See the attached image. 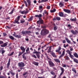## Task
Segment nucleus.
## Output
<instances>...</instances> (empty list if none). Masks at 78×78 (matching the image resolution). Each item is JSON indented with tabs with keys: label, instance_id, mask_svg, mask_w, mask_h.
<instances>
[{
	"label": "nucleus",
	"instance_id": "64",
	"mask_svg": "<svg viewBox=\"0 0 78 78\" xmlns=\"http://www.w3.org/2000/svg\"><path fill=\"white\" fill-rule=\"evenodd\" d=\"M5 51H4V50H3L2 51V54H3V53H5Z\"/></svg>",
	"mask_w": 78,
	"mask_h": 78
},
{
	"label": "nucleus",
	"instance_id": "9",
	"mask_svg": "<svg viewBox=\"0 0 78 78\" xmlns=\"http://www.w3.org/2000/svg\"><path fill=\"white\" fill-rule=\"evenodd\" d=\"M11 61V58H9V61L7 65V69H9V66H10V62Z\"/></svg>",
	"mask_w": 78,
	"mask_h": 78
},
{
	"label": "nucleus",
	"instance_id": "34",
	"mask_svg": "<svg viewBox=\"0 0 78 78\" xmlns=\"http://www.w3.org/2000/svg\"><path fill=\"white\" fill-rule=\"evenodd\" d=\"M24 52H20V51H19V54L18 55V56L20 57L21 55H22Z\"/></svg>",
	"mask_w": 78,
	"mask_h": 78
},
{
	"label": "nucleus",
	"instance_id": "29",
	"mask_svg": "<svg viewBox=\"0 0 78 78\" xmlns=\"http://www.w3.org/2000/svg\"><path fill=\"white\" fill-rule=\"evenodd\" d=\"M73 55H74V56H75V57L76 58H78V54H77V53H76V52H75L73 54Z\"/></svg>",
	"mask_w": 78,
	"mask_h": 78
},
{
	"label": "nucleus",
	"instance_id": "23",
	"mask_svg": "<svg viewBox=\"0 0 78 78\" xmlns=\"http://www.w3.org/2000/svg\"><path fill=\"white\" fill-rule=\"evenodd\" d=\"M14 8H13L12 9V11H11V12L9 13V14L10 15L12 14L13 12H14Z\"/></svg>",
	"mask_w": 78,
	"mask_h": 78
},
{
	"label": "nucleus",
	"instance_id": "58",
	"mask_svg": "<svg viewBox=\"0 0 78 78\" xmlns=\"http://www.w3.org/2000/svg\"><path fill=\"white\" fill-rule=\"evenodd\" d=\"M44 0H39V2L40 3H41L43 2H44Z\"/></svg>",
	"mask_w": 78,
	"mask_h": 78
},
{
	"label": "nucleus",
	"instance_id": "31",
	"mask_svg": "<svg viewBox=\"0 0 78 78\" xmlns=\"http://www.w3.org/2000/svg\"><path fill=\"white\" fill-rule=\"evenodd\" d=\"M73 59L74 62H76V63H77V64L78 63V60H77V59L76 58H73Z\"/></svg>",
	"mask_w": 78,
	"mask_h": 78
},
{
	"label": "nucleus",
	"instance_id": "50",
	"mask_svg": "<svg viewBox=\"0 0 78 78\" xmlns=\"http://www.w3.org/2000/svg\"><path fill=\"white\" fill-rule=\"evenodd\" d=\"M69 56L70 58H72L73 59V57H74V56H73V55H72V54H70V55H69Z\"/></svg>",
	"mask_w": 78,
	"mask_h": 78
},
{
	"label": "nucleus",
	"instance_id": "22",
	"mask_svg": "<svg viewBox=\"0 0 78 78\" xmlns=\"http://www.w3.org/2000/svg\"><path fill=\"white\" fill-rule=\"evenodd\" d=\"M54 61L56 62H58V63H60V62H61L60 60H59L58 59H55Z\"/></svg>",
	"mask_w": 78,
	"mask_h": 78
},
{
	"label": "nucleus",
	"instance_id": "40",
	"mask_svg": "<svg viewBox=\"0 0 78 78\" xmlns=\"http://www.w3.org/2000/svg\"><path fill=\"white\" fill-rule=\"evenodd\" d=\"M56 11V9H54L53 10L51 11V12H55Z\"/></svg>",
	"mask_w": 78,
	"mask_h": 78
},
{
	"label": "nucleus",
	"instance_id": "15",
	"mask_svg": "<svg viewBox=\"0 0 78 78\" xmlns=\"http://www.w3.org/2000/svg\"><path fill=\"white\" fill-rule=\"evenodd\" d=\"M64 55H65V51H63L62 53V54L59 56V58H61L62 57H63L64 56Z\"/></svg>",
	"mask_w": 78,
	"mask_h": 78
},
{
	"label": "nucleus",
	"instance_id": "27",
	"mask_svg": "<svg viewBox=\"0 0 78 78\" xmlns=\"http://www.w3.org/2000/svg\"><path fill=\"white\" fill-rule=\"evenodd\" d=\"M9 37L10 38V39H11V40H14V37L11 35H9Z\"/></svg>",
	"mask_w": 78,
	"mask_h": 78
},
{
	"label": "nucleus",
	"instance_id": "32",
	"mask_svg": "<svg viewBox=\"0 0 78 78\" xmlns=\"http://www.w3.org/2000/svg\"><path fill=\"white\" fill-rule=\"evenodd\" d=\"M24 3L25 4L26 7H28V4L26 1H24Z\"/></svg>",
	"mask_w": 78,
	"mask_h": 78
},
{
	"label": "nucleus",
	"instance_id": "46",
	"mask_svg": "<svg viewBox=\"0 0 78 78\" xmlns=\"http://www.w3.org/2000/svg\"><path fill=\"white\" fill-rule=\"evenodd\" d=\"M26 34H30L31 32L30 31H26Z\"/></svg>",
	"mask_w": 78,
	"mask_h": 78
},
{
	"label": "nucleus",
	"instance_id": "17",
	"mask_svg": "<svg viewBox=\"0 0 78 78\" xmlns=\"http://www.w3.org/2000/svg\"><path fill=\"white\" fill-rule=\"evenodd\" d=\"M65 39L66 41L67 42L68 44H70V43H71L70 41L66 37Z\"/></svg>",
	"mask_w": 78,
	"mask_h": 78
},
{
	"label": "nucleus",
	"instance_id": "41",
	"mask_svg": "<svg viewBox=\"0 0 78 78\" xmlns=\"http://www.w3.org/2000/svg\"><path fill=\"white\" fill-rule=\"evenodd\" d=\"M39 52L37 51H34L33 52V54H37V53H39Z\"/></svg>",
	"mask_w": 78,
	"mask_h": 78
},
{
	"label": "nucleus",
	"instance_id": "18",
	"mask_svg": "<svg viewBox=\"0 0 78 78\" xmlns=\"http://www.w3.org/2000/svg\"><path fill=\"white\" fill-rule=\"evenodd\" d=\"M58 15L60 17H63V16H64L63 12H59Z\"/></svg>",
	"mask_w": 78,
	"mask_h": 78
},
{
	"label": "nucleus",
	"instance_id": "54",
	"mask_svg": "<svg viewBox=\"0 0 78 78\" xmlns=\"http://www.w3.org/2000/svg\"><path fill=\"white\" fill-rule=\"evenodd\" d=\"M66 60H70V58H69V57L68 56H66Z\"/></svg>",
	"mask_w": 78,
	"mask_h": 78
},
{
	"label": "nucleus",
	"instance_id": "53",
	"mask_svg": "<svg viewBox=\"0 0 78 78\" xmlns=\"http://www.w3.org/2000/svg\"><path fill=\"white\" fill-rule=\"evenodd\" d=\"M3 66H0V71H1V70H3Z\"/></svg>",
	"mask_w": 78,
	"mask_h": 78
},
{
	"label": "nucleus",
	"instance_id": "47",
	"mask_svg": "<svg viewBox=\"0 0 78 78\" xmlns=\"http://www.w3.org/2000/svg\"><path fill=\"white\" fill-rule=\"evenodd\" d=\"M30 51V48L29 47H27V48L26 49V52H27L28 51Z\"/></svg>",
	"mask_w": 78,
	"mask_h": 78
},
{
	"label": "nucleus",
	"instance_id": "7",
	"mask_svg": "<svg viewBox=\"0 0 78 78\" xmlns=\"http://www.w3.org/2000/svg\"><path fill=\"white\" fill-rule=\"evenodd\" d=\"M60 70L61 71V72L60 74V76H61L63 73H64V68L62 67H60Z\"/></svg>",
	"mask_w": 78,
	"mask_h": 78
},
{
	"label": "nucleus",
	"instance_id": "60",
	"mask_svg": "<svg viewBox=\"0 0 78 78\" xmlns=\"http://www.w3.org/2000/svg\"><path fill=\"white\" fill-rule=\"evenodd\" d=\"M3 41L0 40V44H3Z\"/></svg>",
	"mask_w": 78,
	"mask_h": 78
},
{
	"label": "nucleus",
	"instance_id": "61",
	"mask_svg": "<svg viewBox=\"0 0 78 78\" xmlns=\"http://www.w3.org/2000/svg\"><path fill=\"white\" fill-rule=\"evenodd\" d=\"M54 29L55 31L57 30V28H56V27H54Z\"/></svg>",
	"mask_w": 78,
	"mask_h": 78
},
{
	"label": "nucleus",
	"instance_id": "2",
	"mask_svg": "<svg viewBox=\"0 0 78 78\" xmlns=\"http://www.w3.org/2000/svg\"><path fill=\"white\" fill-rule=\"evenodd\" d=\"M49 33V31L46 29H43L41 33V35H46Z\"/></svg>",
	"mask_w": 78,
	"mask_h": 78
},
{
	"label": "nucleus",
	"instance_id": "45",
	"mask_svg": "<svg viewBox=\"0 0 78 78\" xmlns=\"http://www.w3.org/2000/svg\"><path fill=\"white\" fill-rule=\"evenodd\" d=\"M67 27L68 28H69V29H71V28H72V26H71V25L70 24H68L67 26Z\"/></svg>",
	"mask_w": 78,
	"mask_h": 78
},
{
	"label": "nucleus",
	"instance_id": "14",
	"mask_svg": "<svg viewBox=\"0 0 78 78\" xmlns=\"http://www.w3.org/2000/svg\"><path fill=\"white\" fill-rule=\"evenodd\" d=\"M63 10L65 12H67V13H70V10L69 9H64Z\"/></svg>",
	"mask_w": 78,
	"mask_h": 78
},
{
	"label": "nucleus",
	"instance_id": "63",
	"mask_svg": "<svg viewBox=\"0 0 78 78\" xmlns=\"http://www.w3.org/2000/svg\"><path fill=\"white\" fill-rule=\"evenodd\" d=\"M3 35L4 36H6V35H7L6 33H3Z\"/></svg>",
	"mask_w": 78,
	"mask_h": 78
},
{
	"label": "nucleus",
	"instance_id": "52",
	"mask_svg": "<svg viewBox=\"0 0 78 78\" xmlns=\"http://www.w3.org/2000/svg\"><path fill=\"white\" fill-rule=\"evenodd\" d=\"M22 33L23 34H26V31H23L22 32Z\"/></svg>",
	"mask_w": 78,
	"mask_h": 78
},
{
	"label": "nucleus",
	"instance_id": "25",
	"mask_svg": "<svg viewBox=\"0 0 78 78\" xmlns=\"http://www.w3.org/2000/svg\"><path fill=\"white\" fill-rule=\"evenodd\" d=\"M51 55L53 56V57H54V58L56 57V54L55 53L52 52L51 53Z\"/></svg>",
	"mask_w": 78,
	"mask_h": 78
},
{
	"label": "nucleus",
	"instance_id": "24",
	"mask_svg": "<svg viewBox=\"0 0 78 78\" xmlns=\"http://www.w3.org/2000/svg\"><path fill=\"white\" fill-rule=\"evenodd\" d=\"M70 20L72 22H75V21H76V18H75L74 19L71 18L70 19Z\"/></svg>",
	"mask_w": 78,
	"mask_h": 78
},
{
	"label": "nucleus",
	"instance_id": "36",
	"mask_svg": "<svg viewBox=\"0 0 78 78\" xmlns=\"http://www.w3.org/2000/svg\"><path fill=\"white\" fill-rule=\"evenodd\" d=\"M59 5L61 7H62V6H64V4H63V3L62 2L60 3Z\"/></svg>",
	"mask_w": 78,
	"mask_h": 78
},
{
	"label": "nucleus",
	"instance_id": "62",
	"mask_svg": "<svg viewBox=\"0 0 78 78\" xmlns=\"http://www.w3.org/2000/svg\"><path fill=\"white\" fill-rule=\"evenodd\" d=\"M16 78H19L18 76V73H17L16 75Z\"/></svg>",
	"mask_w": 78,
	"mask_h": 78
},
{
	"label": "nucleus",
	"instance_id": "11",
	"mask_svg": "<svg viewBox=\"0 0 78 78\" xmlns=\"http://www.w3.org/2000/svg\"><path fill=\"white\" fill-rule=\"evenodd\" d=\"M13 36H14V37H17L18 39H19V38H20L21 37H22V36L20 35H16L15 34H13Z\"/></svg>",
	"mask_w": 78,
	"mask_h": 78
},
{
	"label": "nucleus",
	"instance_id": "21",
	"mask_svg": "<svg viewBox=\"0 0 78 78\" xmlns=\"http://www.w3.org/2000/svg\"><path fill=\"white\" fill-rule=\"evenodd\" d=\"M72 71L75 73H76V68H73L72 69Z\"/></svg>",
	"mask_w": 78,
	"mask_h": 78
},
{
	"label": "nucleus",
	"instance_id": "57",
	"mask_svg": "<svg viewBox=\"0 0 78 78\" xmlns=\"http://www.w3.org/2000/svg\"><path fill=\"white\" fill-rule=\"evenodd\" d=\"M66 40H62V43L63 44H65V43H66Z\"/></svg>",
	"mask_w": 78,
	"mask_h": 78
},
{
	"label": "nucleus",
	"instance_id": "8",
	"mask_svg": "<svg viewBox=\"0 0 78 78\" xmlns=\"http://www.w3.org/2000/svg\"><path fill=\"white\" fill-rule=\"evenodd\" d=\"M61 49V46H59L58 49L55 50L56 52H58V53L60 54L61 55V52L60 51V50Z\"/></svg>",
	"mask_w": 78,
	"mask_h": 78
},
{
	"label": "nucleus",
	"instance_id": "42",
	"mask_svg": "<svg viewBox=\"0 0 78 78\" xmlns=\"http://www.w3.org/2000/svg\"><path fill=\"white\" fill-rule=\"evenodd\" d=\"M36 55L37 56V58H40V55H39V53H37L36 54Z\"/></svg>",
	"mask_w": 78,
	"mask_h": 78
},
{
	"label": "nucleus",
	"instance_id": "16",
	"mask_svg": "<svg viewBox=\"0 0 78 78\" xmlns=\"http://www.w3.org/2000/svg\"><path fill=\"white\" fill-rule=\"evenodd\" d=\"M26 1L28 3V6H31V0H26Z\"/></svg>",
	"mask_w": 78,
	"mask_h": 78
},
{
	"label": "nucleus",
	"instance_id": "4",
	"mask_svg": "<svg viewBox=\"0 0 78 78\" xmlns=\"http://www.w3.org/2000/svg\"><path fill=\"white\" fill-rule=\"evenodd\" d=\"M48 62L50 67H54V66H55V64H54V63H53L51 61H48Z\"/></svg>",
	"mask_w": 78,
	"mask_h": 78
},
{
	"label": "nucleus",
	"instance_id": "49",
	"mask_svg": "<svg viewBox=\"0 0 78 78\" xmlns=\"http://www.w3.org/2000/svg\"><path fill=\"white\" fill-rule=\"evenodd\" d=\"M25 21V20H21L20 21V23H24Z\"/></svg>",
	"mask_w": 78,
	"mask_h": 78
},
{
	"label": "nucleus",
	"instance_id": "55",
	"mask_svg": "<svg viewBox=\"0 0 78 78\" xmlns=\"http://www.w3.org/2000/svg\"><path fill=\"white\" fill-rule=\"evenodd\" d=\"M62 66L63 67H66V65L65 64H63L62 65Z\"/></svg>",
	"mask_w": 78,
	"mask_h": 78
},
{
	"label": "nucleus",
	"instance_id": "33",
	"mask_svg": "<svg viewBox=\"0 0 78 78\" xmlns=\"http://www.w3.org/2000/svg\"><path fill=\"white\" fill-rule=\"evenodd\" d=\"M43 16H45V14H48V13L47 12L46 10H45L44 11V12L43 13Z\"/></svg>",
	"mask_w": 78,
	"mask_h": 78
},
{
	"label": "nucleus",
	"instance_id": "51",
	"mask_svg": "<svg viewBox=\"0 0 78 78\" xmlns=\"http://www.w3.org/2000/svg\"><path fill=\"white\" fill-rule=\"evenodd\" d=\"M28 74V72H27L24 73L23 74V76H25V75H27Z\"/></svg>",
	"mask_w": 78,
	"mask_h": 78
},
{
	"label": "nucleus",
	"instance_id": "30",
	"mask_svg": "<svg viewBox=\"0 0 78 78\" xmlns=\"http://www.w3.org/2000/svg\"><path fill=\"white\" fill-rule=\"evenodd\" d=\"M50 73L51 74V75H55L56 74L55 73V72H53V71H51L50 72Z\"/></svg>",
	"mask_w": 78,
	"mask_h": 78
},
{
	"label": "nucleus",
	"instance_id": "20",
	"mask_svg": "<svg viewBox=\"0 0 78 78\" xmlns=\"http://www.w3.org/2000/svg\"><path fill=\"white\" fill-rule=\"evenodd\" d=\"M25 55H27L26 54V53H24L22 55V57L23 59H26L27 58H26V57H25Z\"/></svg>",
	"mask_w": 78,
	"mask_h": 78
},
{
	"label": "nucleus",
	"instance_id": "35",
	"mask_svg": "<svg viewBox=\"0 0 78 78\" xmlns=\"http://www.w3.org/2000/svg\"><path fill=\"white\" fill-rule=\"evenodd\" d=\"M51 46L49 48L48 51V53L51 52Z\"/></svg>",
	"mask_w": 78,
	"mask_h": 78
},
{
	"label": "nucleus",
	"instance_id": "44",
	"mask_svg": "<svg viewBox=\"0 0 78 78\" xmlns=\"http://www.w3.org/2000/svg\"><path fill=\"white\" fill-rule=\"evenodd\" d=\"M56 19L57 20H61V18L59 17H57L56 18Z\"/></svg>",
	"mask_w": 78,
	"mask_h": 78
},
{
	"label": "nucleus",
	"instance_id": "26",
	"mask_svg": "<svg viewBox=\"0 0 78 78\" xmlns=\"http://www.w3.org/2000/svg\"><path fill=\"white\" fill-rule=\"evenodd\" d=\"M39 9L40 10V12H41L42 11V6H40L39 7Z\"/></svg>",
	"mask_w": 78,
	"mask_h": 78
},
{
	"label": "nucleus",
	"instance_id": "19",
	"mask_svg": "<svg viewBox=\"0 0 78 78\" xmlns=\"http://www.w3.org/2000/svg\"><path fill=\"white\" fill-rule=\"evenodd\" d=\"M66 52L68 53V54H69V55L72 54V52L71 51H70L69 50H67L66 51Z\"/></svg>",
	"mask_w": 78,
	"mask_h": 78
},
{
	"label": "nucleus",
	"instance_id": "10",
	"mask_svg": "<svg viewBox=\"0 0 78 78\" xmlns=\"http://www.w3.org/2000/svg\"><path fill=\"white\" fill-rule=\"evenodd\" d=\"M8 45V42H6L4 43L3 45H1V47H6V46H7Z\"/></svg>",
	"mask_w": 78,
	"mask_h": 78
},
{
	"label": "nucleus",
	"instance_id": "3",
	"mask_svg": "<svg viewBox=\"0 0 78 78\" xmlns=\"http://www.w3.org/2000/svg\"><path fill=\"white\" fill-rule=\"evenodd\" d=\"M20 16H18L17 18L15 20L14 23H17L19 24V21L20 20Z\"/></svg>",
	"mask_w": 78,
	"mask_h": 78
},
{
	"label": "nucleus",
	"instance_id": "38",
	"mask_svg": "<svg viewBox=\"0 0 78 78\" xmlns=\"http://www.w3.org/2000/svg\"><path fill=\"white\" fill-rule=\"evenodd\" d=\"M14 53V51L12 52L11 53L9 54V56H12V55H13V54Z\"/></svg>",
	"mask_w": 78,
	"mask_h": 78
},
{
	"label": "nucleus",
	"instance_id": "39",
	"mask_svg": "<svg viewBox=\"0 0 78 78\" xmlns=\"http://www.w3.org/2000/svg\"><path fill=\"white\" fill-rule=\"evenodd\" d=\"M31 56L32 57H33V58H37V57H36V55L34 54H32L31 55Z\"/></svg>",
	"mask_w": 78,
	"mask_h": 78
},
{
	"label": "nucleus",
	"instance_id": "13",
	"mask_svg": "<svg viewBox=\"0 0 78 78\" xmlns=\"http://www.w3.org/2000/svg\"><path fill=\"white\" fill-rule=\"evenodd\" d=\"M77 31L76 30H75V31H74L73 30H71V32L73 34H74V35H76V34H77V32H76V31Z\"/></svg>",
	"mask_w": 78,
	"mask_h": 78
},
{
	"label": "nucleus",
	"instance_id": "59",
	"mask_svg": "<svg viewBox=\"0 0 78 78\" xmlns=\"http://www.w3.org/2000/svg\"><path fill=\"white\" fill-rule=\"evenodd\" d=\"M47 9H50V6H47Z\"/></svg>",
	"mask_w": 78,
	"mask_h": 78
},
{
	"label": "nucleus",
	"instance_id": "43",
	"mask_svg": "<svg viewBox=\"0 0 78 78\" xmlns=\"http://www.w3.org/2000/svg\"><path fill=\"white\" fill-rule=\"evenodd\" d=\"M11 74L12 75V76H14V75H15V74H16V73L12 72Z\"/></svg>",
	"mask_w": 78,
	"mask_h": 78
},
{
	"label": "nucleus",
	"instance_id": "37",
	"mask_svg": "<svg viewBox=\"0 0 78 78\" xmlns=\"http://www.w3.org/2000/svg\"><path fill=\"white\" fill-rule=\"evenodd\" d=\"M33 64L35 66H38L39 65V63L37 62H33Z\"/></svg>",
	"mask_w": 78,
	"mask_h": 78
},
{
	"label": "nucleus",
	"instance_id": "12",
	"mask_svg": "<svg viewBox=\"0 0 78 78\" xmlns=\"http://www.w3.org/2000/svg\"><path fill=\"white\" fill-rule=\"evenodd\" d=\"M20 49L22 51V52H23V53H25V50L26 49L24 48L23 46H21L20 47Z\"/></svg>",
	"mask_w": 78,
	"mask_h": 78
},
{
	"label": "nucleus",
	"instance_id": "48",
	"mask_svg": "<svg viewBox=\"0 0 78 78\" xmlns=\"http://www.w3.org/2000/svg\"><path fill=\"white\" fill-rule=\"evenodd\" d=\"M30 51H27V52H25V53H26V54H30Z\"/></svg>",
	"mask_w": 78,
	"mask_h": 78
},
{
	"label": "nucleus",
	"instance_id": "6",
	"mask_svg": "<svg viewBox=\"0 0 78 78\" xmlns=\"http://www.w3.org/2000/svg\"><path fill=\"white\" fill-rule=\"evenodd\" d=\"M18 66L20 67H23L25 66V64L23 62H20L18 63Z\"/></svg>",
	"mask_w": 78,
	"mask_h": 78
},
{
	"label": "nucleus",
	"instance_id": "5",
	"mask_svg": "<svg viewBox=\"0 0 78 78\" xmlns=\"http://www.w3.org/2000/svg\"><path fill=\"white\" fill-rule=\"evenodd\" d=\"M28 12H29V10H23V11H22L20 10V12L22 14H27Z\"/></svg>",
	"mask_w": 78,
	"mask_h": 78
},
{
	"label": "nucleus",
	"instance_id": "56",
	"mask_svg": "<svg viewBox=\"0 0 78 78\" xmlns=\"http://www.w3.org/2000/svg\"><path fill=\"white\" fill-rule=\"evenodd\" d=\"M41 73H44V69H42L41 70Z\"/></svg>",
	"mask_w": 78,
	"mask_h": 78
},
{
	"label": "nucleus",
	"instance_id": "1",
	"mask_svg": "<svg viewBox=\"0 0 78 78\" xmlns=\"http://www.w3.org/2000/svg\"><path fill=\"white\" fill-rule=\"evenodd\" d=\"M42 14H40L39 15H36L35 16V17H38L39 20L37 21V23L39 24H42L43 23V20H42V18H41L42 17Z\"/></svg>",
	"mask_w": 78,
	"mask_h": 78
},
{
	"label": "nucleus",
	"instance_id": "28",
	"mask_svg": "<svg viewBox=\"0 0 78 78\" xmlns=\"http://www.w3.org/2000/svg\"><path fill=\"white\" fill-rule=\"evenodd\" d=\"M33 16H31L28 20V21L29 22H30V21H32V20H33Z\"/></svg>",
	"mask_w": 78,
	"mask_h": 78
}]
</instances>
